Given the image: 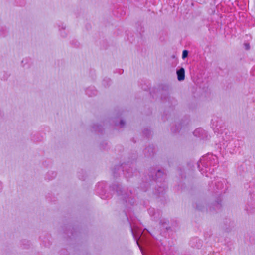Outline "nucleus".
<instances>
[{
	"label": "nucleus",
	"mask_w": 255,
	"mask_h": 255,
	"mask_svg": "<svg viewBox=\"0 0 255 255\" xmlns=\"http://www.w3.org/2000/svg\"><path fill=\"white\" fill-rule=\"evenodd\" d=\"M60 26H61V28L59 29V31L60 32L61 36L63 37H65L67 35L66 31H65V26H64L63 24L61 23V25H59V27Z\"/></svg>",
	"instance_id": "17"
},
{
	"label": "nucleus",
	"mask_w": 255,
	"mask_h": 255,
	"mask_svg": "<svg viewBox=\"0 0 255 255\" xmlns=\"http://www.w3.org/2000/svg\"><path fill=\"white\" fill-rule=\"evenodd\" d=\"M143 134L144 135H145L146 136H149L150 134V133H151V131L148 129H145L143 130Z\"/></svg>",
	"instance_id": "20"
},
{
	"label": "nucleus",
	"mask_w": 255,
	"mask_h": 255,
	"mask_svg": "<svg viewBox=\"0 0 255 255\" xmlns=\"http://www.w3.org/2000/svg\"><path fill=\"white\" fill-rule=\"evenodd\" d=\"M86 94L89 97H92L96 95L97 93V91L95 90L94 87H89L87 88L85 91Z\"/></svg>",
	"instance_id": "14"
},
{
	"label": "nucleus",
	"mask_w": 255,
	"mask_h": 255,
	"mask_svg": "<svg viewBox=\"0 0 255 255\" xmlns=\"http://www.w3.org/2000/svg\"><path fill=\"white\" fill-rule=\"evenodd\" d=\"M231 144V143L230 142H229V143H228L227 145V147L228 145H230Z\"/></svg>",
	"instance_id": "26"
},
{
	"label": "nucleus",
	"mask_w": 255,
	"mask_h": 255,
	"mask_svg": "<svg viewBox=\"0 0 255 255\" xmlns=\"http://www.w3.org/2000/svg\"><path fill=\"white\" fill-rule=\"evenodd\" d=\"M189 244L192 247L199 249L202 246V241L198 238L195 237L190 240Z\"/></svg>",
	"instance_id": "11"
},
{
	"label": "nucleus",
	"mask_w": 255,
	"mask_h": 255,
	"mask_svg": "<svg viewBox=\"0 0 255 255\" xmlns=\"http://www.w3.org/2000/svg\"><path fill=\"white\" fill-rule=\"evenodd\" d=\"M154 173H155L154 176H153L152 174L150 175L151 176L152 179L159 182H161L164 176L163 172L161 170L158 169L156 172L154 170Z\"/></svg>",
	"instance_id": "10"
},
{
	"label": "nucleus",
	"mask_w": 255,
	"mask_h": 255,
	"mask_svg": "<svg viewBox=\"0 0 255 255\" xmlns=\"http://www.w3.org/2000/svg\"><path fill=\"white\" fill-rule=\"evenodd\" d=\"M120 127H123L125 125V122L123 120H121L119 123Z\"/></svg>",
	"instance_id": "21"
},
{
	"label": "nucleus",
	"mask_w": 255,
	"mask_h": 255,
	"mask_svg": "<svg viewBox=\"0 0 255 255\" xmlns=\"http://www.w3.org/2000/svg\"><path fill=\"white\" fill-rule=\"evenodd\" d=\"M218 160L216 155L208 154L202 157L197 163V166L201 174H206V176L211 174L218 167Z\"/></svg>",
	"instance_id": "1"
},
{
	"label": "nucleus",
	"mask_w": 255,
	"mask_h": 255,
	"mask_svg": "<svg viewBox=\"0 0 255 255\" xmlns=\"http://www.w3.org/2000/svg\"><path fill=\"white\" fill-rule=\"evenodd\" d=\"M177 79L181 81L185 79V70L183 67H181L176 71Z\"/></svg>",
	"instance_id": "12"
},
{
	"label": "nucleus",
	"mask_w": 255,
	"mask_h": 255,
	"mask_svg": "<svg viewBox=\"0 0 255 255\" xmlns=\"http://www.w3.org/2000/svg\"><path fill=\"white\" fill-rule=\"evenodd\" d=\"M112 190L115 191L117 194L119 200H121L122 203L127 208H130L134 203V198L132 197V193L131 191L126 192L118 184H113L110 186Z\"/></svg>",
	"instance_id": "2"
},
{
	"label": "nucleus",
	"mask_w": 255,
	"mask_h": 255,
	"mask_svg": "<svg viewBox=\"0 0 255 255\" xmlns=\"http://www.w3.org/2000/svg\"><path fill=\"white\" fill-rule=\"evenodd\" d=\"M166 188L164 186L163 187L159 186L158 188L156 189V193L160 195L163 194V193L165 191Z\"/></svg>",
	"instance_id": "18"
},
{
	"label": "nucleus",
	"mask_w": 255,
	"mask_h": 255,
	"mask_svg": "<svg viewBox=\"0 0 255 255\" xmlns=\"http://www.w3.org/2000/svg\"><path fill=\"white\" fill-rule=\"evenodd\" d=\"M105 183L104 182L99 183L96 187V192L103 199H106L109 198L108 195H106L105 190Z\"/></svg>",
	"instance_id": "8"
},
{
	"label": "nucleus",
	"mask_w": 255,
	"mask_h": 255,
	"mask_svg": "<svg viewBox=\"0 0 255 255\" xmlns=\"http://www.w3.org/2000/svg\"><path fill=\"white\" fill-rule=\"evenodd\" d=\"M245 48L246 50H249L250 49V45L248 43L244 44Z\"/></svg>",
	"instance_id": "22"
},
{
	"label": "nucleus",
	"mask_w": 255,
	"mask_h": 255,
	"mask_svg": "<svg viewBox=\"0 0 255 255\" xmlns=\"http://www.w3.org/2000/svg\"><path fill=\"white\" fill-rule=\"evenodd\" d=\"M193 134L195 136L203 138L204 136V134H205V131L202 128H198L194 130V131L193 132Z\"/></svg>",
	"instance_id": "13"
},
{
	"label": "nucleus",
	"mask_w": 255,
	"mask_h": 255,
	"mask_svg": "<svg viewBox=\"0 0 255 255\" xmlns=\"http://www.w3.org/2000/svg\"><path fill=\"white\" fill-rule=\"evenodd\" d=\"M215 188L213 189L214 192L216 193H219L221 194L224 192L227 189L226 184V180L223 178L218 179L217 181L215 182Z\"/></svg>",
	"instance_id": "7"
},
{
	"label": "nucleus",
	"mask_w": 255,
	"mask_h": 255,
	"mask_svg": "<svg viewBox=\"0 0 255 255\" xmlns=\"http://www.w3.org/2000/svg\"><path fill=\"white\" fill-rule=\"evenodd\" d=\"M148 213L153 220H160V224L164 225L166 223V220L165 219H161V214L159 210L156 211L153 208H150L148 209Z\"/></svg>",
	"instance_id": "6"
},
{
	"label": "nucleus",
	"mask_w": 255,
	"mask_h": 255,
	"mask_svg": "<svg viewBox=\"0 0 255 255\" xmlns=\"http://www.w3.org/2000/svg\"><path fill=\"white\" fill-rule=\"evenodd\" d=\"M170 227H168V226H165V228L166 229V230H169V229H170Z\"/></svg>",
	"instance_id": "24"
},
{
	"label": "nucleus",
	"mask_w": 255,
	"mask_h": 255,
	"mask_svg": "<svg viewBox=\"0 0 255 255\" xmlns=\"http://www.w3.org/2000/svg\"><path fill=\"white\" fill-rule=\"evenodd\" d=\"M110 79H104V80H103V84H104V85H105V82L106 81L110 82Z\"/></svg>",
	"instance_id": "23"
},
{
	"label": "nucleus",
	"mask_w": 255,
	"mask_h": 255,
	"mask_svg": "<svg viewBox=\"0 0 255 255\" xmlns=\"http://www.w3.org/2000/svg\"><path fill=\"white\" fill-rule=\"evenodd\" d=\"M119 170L122 171L124 174L126 176V178H129L131 177L133 175V168L130 166L128 164L124 163L122 164L121 166H118L115 168L114 171H113V174L115 176H116L117 171Z\"/></svg>",
	"instance_id": "4"
},
{
	"label": "nucleus",
	"mask_w": 255,
	"mask_h": 255,
	"mask_svg": "<svg viewBox=\"0 0 255 255\" xmlns=\"http://www.w3.org/2000/svg\"><path fill=\"white\" fill-rule=\"evenodd\" d=\"M188 51L186 50H183V51L182 52V58L185 59V58H186L188 56Z\"/></svg>",
	"instance_id": "19"
},
{
	"label": "nucleus",
	"mask_w": 255,
	"mask_h": 255,
	"mask_svg": "<svg viewBox=\"0 0 255 255\" xmlns=\"http://www.w3.org/2000/svg\"><path fill=\"white\" fill-rule=\"evenodd\" d=\"M102 129L103 128L101 125L94 124L92 126L91 130L92 131L100 132L102 131Z\"/></svg>",
	"instance_id": "16"
},
{
	"label": "nucleus",
	"mask_w": 255,
	"mask_h": 255,
	"mask_svg": "<svg viewBox=\"0 0 255 255\" xmlns=\"http://www.w3.org/2000/svg\"><path fill=\"white\" fill-rule=\"evenodd\" d=\"M52 174L53 175V176L55 177L56 176V173L52 172Z\"/></svg>",
	"instance_id": "25"
},
{
	"label": "nucleus",
	"mask_w": 255,
	"mask_h": 255,
	"mask_svg": "<svg viewBox=\"0 0 255 255\" xmlns=\"http://www.w3.org/2000/svg\"><path fill=\"white\" fill-rule=\"evenodd\" d=\"M221 199H218L217 201L212 206L207 207V204L205 202L199 201L197 203L196 208L199 211H204L205 210H209L211 211L213 210L219 209L221 207Z\"/></svg>",
	"instance_id": "3"
},
{
	"label": "nucleus",
	"mask_w": 255,
	"mask_h": 255,
	"mask_svg": "<svg viewBox=\"0 0 255 255\" xmlns=\"http://www.w3.org/2000/svg\"><path fill=\"white\" fill-rule=\"evenodd\" d=\"M115 125L117 126L118 125V124L116 123H115Z\"/></svg>",
	"instance_id": "28"
},
{
	"label": "nucleus",
	"mask_w": 255,
	"mask_h": 255,
	"mask_svg": "<svg viewBox=\"0 0 255 255\" xmlns=\"http://www.w3.org/2000/svg\"><path fill=\"white\" fill-rule=\"evenodd\" d=\"M0 185H1V183L0 182Z\"/></svg>",
	"instance_id": "29"
},
{
	"label": "nucleus",
	"mask_w": 255,
	"mask_h": 255,
	"mask_svg": "<svg viewBox=\"0 0 255 255\" xmlns=\"http://www.w3.org/2000/svg\"><path fill=\"white\" fill-rule=\"evenodd\" d=\"M145 154L147 156H152L154 154V148L153 146H149L145 149Z\"/></svg>",
	"instance_id": "15"
},
{
	"label": "nucleus",
	"mask_w": 255,
	"mask_h": 255,
	"mask_svg": "<svg viewBox=\"0 0 255 255\" xmlns=\"http://www.w3.org/2000/svg\"><path fill=\"white\" fill-rule=\"evenodd\" d=\"M130 230L132 232V235L134 239L136 240V243L138 245L142 254H143V255H144L143 249L138 243L139 240H142V233L140 230H137L136 227L134 225H132V224L131 223H130Z\"/></svg>",
	"instance_id": "5"
},
{
	"label": "nucleus",
	"mask_w": 255,
	"mask_h": 255,
	"mask_svg": "<svg viewBox=\"0 0 255 255\" xmlns=\"http://www.w3.org/2000/svg\"><path fill=\"white\" fill-rule=\"evenodd\" d=\"M188 124V122L183 121L178 125H176L175 127H172L171 128V130L174 133L179 132L182 129H185L187 128Z\"/></svg>",
	"instance_id": "9"
},
{
	"label": "nucleus",
	"mask_w": 255,
	"mask_h": 255,
	"mask_svg": "<svg viewBox=\"0 0 255 255\" xmlns=\"http://www.w3.org/2000/svg\"><path fill=\"white\" fill-rule=\"evenodd\" d=\"M0 35H2V36L3 35V33H2L1 32H0Z\"/></svg>",
	"instance_id": "27"
}]
</instances>
